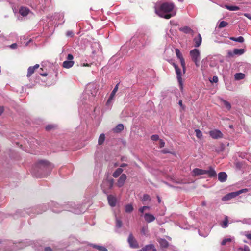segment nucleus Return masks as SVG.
<instances>
[{
    "label": "nucleus",
    "mask_w": 251,
    "mask_h": 251,
    "mask_svg": "<svg viewBox=\"0 0 251 251\" xmlns=\"http://www.w3.org/2000/svg\"><path fill=\"white\" fill-rule=\"evenodd\" d=\"M174 8V5L172 3L164 2L162 3L160 7L161 12H164L165 13H158V15L166 19H169L175 15V13H168L171 12Z\"/></svg>",
    "instance_id": "1"
},
{
    "label": "nucleus",
    "mask_w": 251,
    "mask_h": 251,
    "mask_svg": "<svg viewBox=\"0 0 251 251\" xmlns=\"http://www.w3.org/2000/svg\"><path fill=\"white\" fill-rule=\"evenodd\" d=\"M114 180L113 179H106L103 181L102 184H101V187L103 190V192L107 194L108 193V190L112 189L113 186Z\"/></svg>",
    "instance_id": "2"
},
{
    "label": "nucleus",
    "mask_w": 251,
    "mask_h": 251,
    "mask_svg": "<svg viewBox=\"0 0 251 251\" xmlns=\"http://www.w3.org/2000/svg\"><path fill=\"white\" fill-rule=\"evenodd\" d=\"M190 55L192 60L195 62L197 66H199L200 52L198 49H194L190 51Z\"/></svg>",
    "instance_id": "3"
},
{
    "label": "nucleus",
    "mask_w": 251,
    "mask_h": 251,
    "mask_svg": "<svg viewBox=\"0 0 251 251\" xmlns=\"http://www.w3.org/2000/svg\"><path fill=\"white\" fill-rule=\"evenodd\" d=\"M173 65L175 69V71L177 75V79L179 84L180 89L181 91L183 90V85L182 78V74L180 69L178 67V65L173 63Z\"/></svg>",
    "instance_id": "4"
},
{
    "label": "nucleus",
    "mask_w": 251,
    "mask_h": 251,
    "mask_svg": "<svg viewBox=\"0 0 251 251\" xmlns=\"http://www.w3.org/2000/svg\"><path fill=\"white\" fill-rule=\"evenodd\" d=\"M127 242L129 247L133 249H138L139 248V245L137 240L134 237L132 233H130L127 239Z\"/></svg>",
    "instance_id": "5"
},
{
    "label": "nucleus",
    "mask_w": 251,
    "mask_h": 251,
    "mask_svg": "<svg viewBox=\"0 0 251 251\" xmlns=\"http://www.w3.org/2000/svg\"><path fill=\"white\" fill-rule=\"evenodd\" d=\"M175 52L177 57L180 60L181 65L182 67L183 73L185 74L186 72V66L184 58L183 57L182 54L181 53L178 49H175Z\"/></svg>",
    "instance_id": "6"
},
{
    "label": "nucleus",
    "mask_w": 251,
    "mask_h": 251,
    "mask_svg": "<svg viewBox=\"0 0 251 251\" xmlns=\"http://www.w3.org/2000/svg\"><path fill=\"white\" fill-rule=\"evenodd\" d=\"M209 135L214 139L222 138L223 137V133L219 130L214 129L209 131Z\"/></svg>",
    "instance_id": "7"
},
{
    "label": "nucleus",
    "mask_w": 251,
    "mask_h": 251,
    "mask_svg": "<svg viewBox=\"0 0 251 251\" xmlns=\"http://www.w3.org/2000/svg\"><path fill=\"white\" fill-rule=\"evenodd\" d=\"M38 164L40 167L43 166L48 170H50L53 167V165L47 160H40L39 161Z\"/></svg>",
    "instance_id": "8"
},
{
    "label": "nucleus",
    "mask_w": 251,
    "mask_h": 251,
    "mask_svg": "<svg viewBox=\"0 0 251 251\" xmlns=\"http://www.w3.org/2000/svg\"><path fill=\"white\" fill-rule=\"evenodd\" d=\"M126 178L127 176L125 174H122L118 179L116 185L118 187H122L124 185Z\"/></svg>",
    "instance_id": "9"
},
{
    "label": "nucleus",
    "mask_w": 251,
    "mask_h": 251,
    "mask_svg": "<svg viewBox=\"0 0 251 251\" xmlns=\"http://www.w3.org/2000/svg\"><path fill=\"white\" fill-rule=\"evenodd\" d=\"M107 200L109 204L111 207H114L116 206L117 199L115 196L112 195H109L107 196Z\"/></svg>",
    "instance_id": "10"
},
{
    "label": "nucleus",
    "mask_w": 251,
    "mask_h": 251,
    "mask_svg": "<svg viewBox=\"0 0 251 251\" xmlns=\"http://www.w3.org/2000/svg\"><path fill=\"white\" fill-rule=\"evenodd\" d=\"M208 170H205V174L208 175L209 177H213L216 176V173L212 167H209Z\"/></svg>",
    "instance_id": "11"
},
{
    "label": "nucleus",
    "mask_w": 251,
    "mask_h": 251,
    "mask_svg": "<svg viewBox=\"0 0 251 251\" xmlns=\"http://www.w3.org/2000/svg\"><path fill=\"white\" fill-rule=\"evenodd\" d=\"M39 67V64H36L34 66H30L28 68L27 77H30L31 75L34 73L35 69Z\"/></svg>",
    "instance_id": "12"
},
{
    "label": "nucleus",
    "mask_w": 251,
    "mask_h": 251,
    "mask_svg": "<svg viewBox=\"0 0 251 251\" xmlns=\"http://www.w3.org/2000/svg\"><path fill=\"white\" fill-rule=\"evenodd\" d=\"M194 42L195 43V47H199L201 44L202 37L200 34H198V36L194 38Z\"/></svg>",
    "instance_id": "13"
},
{
    "label": "nucleus",
    "mask_w": 251,
    "mask_h": 251,
    "mask_svg": "<svg viewBox=\"0 0 251 251\" xmlns=\"http://www.w3.org/2000/svg\"><path fill=\"white\" fill-rule=\"evenodd\" d=\"M205 172V170L199 169V168H195L193 170V173L194 176H197L201 175H204Z\"/></svg>",
    "instance_id": "14"
},
{
    "label": "nucleus",
    "mask_w": 251,
    "mask_h": 251,
    "mask_svg": "<svg viewBox=\"0 0 251 251\" xmlns=\"http://www.w3.org/2000/svg\"><path fill=\"white\" fill-rule=\"evenodd\" d=\"M29 12V9L25 7H21L19 9V13L23 16H27Z\"/></svg>",
    "instance_id": "15"
},
{
    "label": "nucleus",
    "mask_w": 251,
    "mask_h": 251,
    "mask_svg": "<svg viewBox=\"0 0 251 251\" xmlns=\"http://www.w3.org/2000/svg\"><path fill=\"white\" fill-rule=\"evenodd\" d=\"M227 177V176L225 172H220L218 174V179L222 182L226 181Z\"/></svg>",
    "instance_id": "16"
},
{
    "label": "nucleus",
    "mask_w": 251,
    "mask_h": 251,
    "mask_svg": "<svg viewBox=\"0 0 251 251\" xmlns=\"http://www.w3.org/2000/svg\"><path fill=\"white\" fill-rule=\"evenodd\" d=\"M238 195H237L236 192H231V193H230L226 195V196H225L223 198V200H225V201L229 200L232 198L236 197Z\"/></svg>",
    "instance_id": "17"
},
{
    "label": "nucleus",
    "mask_w": 251,
    "mask_h": 251,
    "mask_svg": "<svg viewBox=\"0 0 251 251\" xmlns=\"http://www.w3.org/2000/svg\"><path fill=\"white\" fill-rule=\"evenodd\" d=\"M74 61L66 60L63 62L62 66L64 68L69 69L72 67L74 65Z\"/></svg>",
    "instance_id": "18"
},
{
    "label": "nucleus",
    "mask_w": 251,
    "mask_h": 251,
    "mask_svg": "<svg viewBox=\"0 0 251 251\" xmlns=\"http://www.w3.org/2000/svg\"><path fill=\"white\" fill-rule=\"evenodd\" d=\"M179 30L186 34L190 33L192 35L194 34L193 30L187 26L180 28Z\"/></svg>",
    "instance_id": "19"
},
{
    "label": "nucleus",
    "mask_w": 251,
    "mask_h": 251,
    "mask_svg": "<svg viewBox=\"0 0 251 251\" xmlns=\"http://www.w3.org/2000/svg\"><path fill=\"white\" fill-rule=\"evenodd\" d=\"M124 128V125L122 124H119L114 128L113 129V131L114 133H118L123 131Z\"/></svg>",
    "instance_id": "20"
},
{
    "label": "nucleus",
    "mask_w": 251,
    "mask_h": 251,
    "mask_svg": "<svg viewBox=\"0 0 251 251\" xmlns=\"http://www.w3.org/2000/svg\"><path fill=\"white\" fill-rule=\"evenodd\" d=\"M144 218L147 222H151L155 220V217L153 215L148 213H146L145 214Z\"/></svg>",
    "instance_id": "21"
},
{
    "label": "nucleus",
    "mask_w": 251,
    "mask_h": 251,
    "mask_svg": "<svg viewBox=\"0 0 251 251\" xmlns=\"http://www.w3.org/2000/svg\"><path fill=\"white\" fill-rule=\"evenodd\" d=\"M123 171V170L122 168H119L113 172L112 176L115 178H117L122 173Z\"/></svg>",
    "instance_id": "22"
},
{
    "label": "nucleus",
    "mask_w": 251,
    "mask_h": 251,
    "mask_svg": "<svg viewBox=\"0 0 251 251\" xmlns=\"http://www.w3.org/2000/svg\"><path fill=\"white\" fill-rule=\"evenodd\" d=\"M159 242L161 247L162 248H166L168 247L169 243L165 239H161L159 240Z\"/></svg>",
    "instance_id": "23"
},
{
    "label": "nucleus",
    "mask_w": 251,
    "mask_h": 251,
    "mask_svg": "<svg viewBox=\"0 0 251 251\" xmlns=\"http://www.w3.org/2000/svg\"><path fill=\"white\" fill-rule=\"evenodd\" d=\"M234 77L236 80H239L244 79L245 77V75L244 74L242 73H236L235 74Z\"/></svg>",
    "instance_id": "24"
},
{
    "label": "nucleus",
    "mask_w": 251,
    "mask_h": 251,
    "mask_svg": "<svg viewBox=\"0 0 251 251\" xmlns=\"http://www.w3.org/2000/svg\"><path fill=\"white\" fill-rule=\"evenodd\" d=\"M229 39L234 41L238 42L240 43H242L244 41V39L242 36H239L238 37H231L229 38Z\"/></svg>",
    "instance_id": "25"
},
{
    "label": "nucleus",
    "mask_w": 251,
    "mask_h": 251,
    "mask_svg": "<svg viewBox=\"0 0 251 251\" xmlns=\"http://www.w3.org/2000/svg\"><path fill=\"white\" fill-rule=\"evenodd\" d=\"M125 210L126 213H131L133 210V207L131 204H128L125 206Z\"/></svg>",
    "instance_id": "26"
},
{
    "label": "nucleus",
    "mask_w": 251,
    "mask_h": 251,
    "mask_svg": "<svg viewBox=\"0 0 251 251\" xmlns=\"http://www.w3.org/2000/svg\"><path fill=\"white\" fill-rule=\"evenodd\" d=\"M172 151H173V150H172V148H170V149L165 148L164 149L160 150L159 152L160 153H163V154H167V153L173 154V153L172 152Z\"/></svg>",
    "instance_id": "27"
},
{
    "label": "nucleus",
    "mask_w": 251,
    "mask_h": 251,
    "mask_svg": "<svg viewBox=\"0 0 251 251\" xmlns=\"http://www.w3.org/2000/svg\"><path fill=\"white\" fill-rule=\"evenodd\" d=\"M244 50L242 49H235L233 50V54L235 55H241L244 53Z\"/></svg>",
    "instance_id": "28"
},
{
    "label": "nucleus",
    "mask_w": 251,
    "mask_h": 251,
    "mask_svg": "<svg viewBox=\"0 0 251 251\" xmlns=\"http://www.w3.org/2000/svg\"><path fill=\"white\" fill-rule=\"evenodd\" d=\"M225 7L230 10V11H236L240 9V8L237 6H229V5H225Z\"/></svg>",
    "instance_id": "29"
},
{
    "label": "nucleus",
    "mask_w": 251,
    "mask_h": 251,
    "mask_svg": "<svg viewBox=\"0 0 251 251\" xmlns=\"http://www.w3.org/2000/svg\"><path fill=\"white\" fill-rule=\"evenodd\" d=\"M105 140V135L103 133L101 134L98 139V144L100 145H102Z\"/></svg>",
    "instance_id": "30"
},
{
    "label": "nucleus",
    "mask_w": 251,
    "mask_h": 251,
    "mask_svg": "<svg viewBox=\"0 0 251 251\" xmlns=\"http://www.w3.org/2000/svg\"><path fill=\"white\" fill-rule=\"evenodd\" d=\"M93 247L95 248V249H98L99 251H108L107 249L105 247H104L103 246H99V245H95H95H93Z\"/></svg>",
    "instance_id": "31"
},
{
    "label": "nucleus",
    "mask_w": 251,
    "mask_h": 251,
    "mask_svg": "<svg viewBox=\"0 0 251 251\" xmlns=\"http://www.w3.org/2000/svg\"><path fill=\"white\" fill-rule=\"evenodd\" d=\"M228 219L227 216H226L224 220L222 222L221 226L223 227L226 228L228 226Z\"/></svg>",
    "instance_id": "32"
},
{
    "label": "nucleus",
    "mask_w": 251,
    "mask_h": 251,
    "mask_svg": "<svg viewBox=\"0 0 251 251\" xmlns=\"http://www.w3.org/2000/svg\"><path fill=\"white\" fill-rule=\"evenodd\" d=\"M222 101L224 105L229 110L231 109V106L229 102L228 101L222 100Z\"/></svg>",
    "instance_id": "33"
},
{
    "label": "nucleus",
    "mask_w": 251,
    "mask_h": 251,
    "mask_svg": "<svg viewBox=\"0 0 251 251\" xmlns=\"http://www.w3.org/2000/svg\"><path fill=\"white\" fill-rule=\"evenodd\" d=\"M118 84H117L115 86L114 89L113 90V91L111 93L110 95V97H111V98H114V97L115 96V95L116 93L117 92V91L118 90Z\"/></svg>",
    "instance_id": "34"
},
{
    "label": "nucleus",
    "mask_w": 251,
    "mask_h": 251,
    "mask_svg": "<svg viewBox=\"0 0 251 251\" xmlns=\"http://www.w3.org/2000/svg\"><path fill=\"white\" fill-rule=\"evenodd\" d=\"M227 25H228L227 22L224 21H222L220 23L218 27L219 28H222L226 26Z\"/></svg>",
    "instance_id": "35"
},
{
    "label": "nucleus",
    "mask_w": 251,
    "mask_h": 251,
    "mask_svg": "<svg viewBox=\"0 0 251 251\" xmlns=\"http://www.w3.org/2000/svg\"><path fill=\"white\" fill-rule=\"evenodd\" d=\"M195 131L197 137L199 139H201L202 137V133L201 131L199 129H196Z\"/></svg>",
    "instance_id": "36"
},
{
    "label": "nucleus",
    "mask_w": 251,
    "mask_h": 251,
    "mask_svg": "<svg viewBox=\"0 0 251 251\" xmlns=\"http://www.w3.org/2000/svg\"><path fill=\"white\" fill-rule=\"evenodd\" d=\"M150 200L149 195L147 194H145L142 199V201L143 202H146L148 201H149Z\"/></svg>",
    "instance_id": "37"
},
{
    "label": "nucleus",
    "mask_w": 251,
    "mask_h": 251,
    "mask_svg": "<svg viewBox=\"0 0 251 251\" xmlns=\"http://www.w3.org/2000/svg\"><path fill=\"white\" fill-rule=\"evenodd\" d=\"M158 144H159V148H162L165 146V142L162 139H159L158 138Z\"/></svg>",
    "instance_id": "38"
},
{
    "label": "nucleus",
    "mask_w": 251,
    "mask_h": 251,
    "mask_svg": "<svg viewBox=\"0 0 251 251\" xmlns=\"http://www.w3.org/2000/svg\"><path fill=\"white\" fill-rule=\"evenodd\" d=\"M113 99V98H111V97L109 96L107 102H106V105L108 107L109 106H111V103H112V101Z\"/></svg>",
    "instance_id": "39"
},
{
    "label": "nucleus",
    "mask_w": 251,
    "mask_h": 251,
    "mask_svg": "<svg viewBox=\"0 0 251 251\" xmlns=\"http://www.w3.org/2000/svg\"><path fill=\"white\" fill-rule=\"evenodd\" d=\"M122 221L119 219H117L116 220V227H117L118 228H120L122 226Z\"/></svg>",
    "instance_id": "40"
},
{
    "label": "nucleus",
    "mask_w": 251,
    "mask_h": 251,
    "mask_svg": "<svg viewBox=\"0 0 251 251\" xmlns=\"http://www.w3.org/2000/svg\"><path fill=\"white\" fill-rule=\"evenodd\" d=\"M231 242V239L230 238H226L223 240L222 241L221 244L222 245H225L227 242Z\"/></svg>",
    "instance_id": "41"
},
{
    "label": "nucleus",
    "mask_w": 251,
    "mask_h": 251,
    "mask_svg": "<svg viewBox=\"0 0 251 251\" xmlns=\"http://www.w3.org/2000/svg\"><path fill=\"white\" fill-rule=\"evenodd\" d=\"M248 192V189H241L238 191H236V193L237 194V195H239L240 194L243 193H245V192Z\"/></svg>",
    "instance_id": "42"
},
{
    "label": "nucleus",
    "mask_w": 251,
    "mask_h": 251,
    "mask_svg": "<svg viewBox=\"0 0 251 251\" xmlns=\"http://www.w3.org/2000/svg\"><path fill=\"white\" fill-rule=\"evenodd\" d=\"M218 81V78L216 76H214L212 78V80L210 81L211 82L217 83Z\"/></svg>",
    "instance_id": "43"
},
{
    "label": "nucleus",
    "mask_w": 251,
    "mask_h": 251,
    "mask_svg": "<svg viewBox=\"0 0 251 251\" xmlns=\"http://www.w3.org/2000/svg\"><path fill=\"white\" fill-rule=\"evenodd\" d=\"M67 58L68 60L72 61V60L74 58V57H73V56L72 54H69L67 55Z\"/></svg>",
    "instance_id": "44"
},
{
    "label": "nucleus",
    "mask_w": 251,
    "mask_h": 251,
    "mask_svg": "<svg viewBox=\"0 0 251 251\" xmlns=\"http://www.w3.org/2000/svg\"><path fill=\"white\" fill-rule=\"evenodd\" d=\"M66 35L68 37H69V36L72 37L73 36V32L72 31H69L67 32Z\"/></svg>",
    "instance_id": "45"
},
{
    "label": "nucleus",
    "mask_w": 251,
    "mask_h": 251,
    "mask_svg": "<svg viewBox=\"0 0 251 251\" xmlns=\"http://www.w3.org/2000/svg\"><path fill=\"white\" fill-rule=\"evenodd\" d=\"M178 104L182 107L183 109H184L185 106L183 105L182 100H179L178 102Z\"/></svg>",
    "instance_id": "46"
},
{
    "label": "nucleus",
    "mask_w": 251,
    "mask_h": 251,
    "mask_svg": "<svg viewBox=\"0 0 251 251\" xmlns=\"http://www.w3.org/2000/svg\"><path fill=\"white\" fill-rule=\"evenodd\" d=\"M53 128V126L51 125H48L46 126V129L47 130H50Z\"/></svg>",
    "instance_id": "47"
},
{
    "label": "nucleus",
    "mask_w": 251,
    "mask_h": 251,
    "mask_svg": "<svg viewBox=\"0 0 251 251\" xmlns=\"http://www.w3.org/2000/svg\"><path fill=\"white\" fill-rule=\"evenodd\" d=\"M17 47V45L16 43H13L10 45V48L12 49H15Z\"/></svg>",
    "instance_id": "48"
},
{
    "label": "nucleus",
    "mask_w": 251,
    "mask_h": 251,
    "mask_svg": "<svg viewBox=\"0 0 251 251\" xmlns=\"http://www.w3.org/2000/svg\"><path fill=\"white\" fill-rule=\"evenodd\" d=\"M151 139L153 141H157V135H153L151 137Z\"/></svg>",
    "instance_id": "49"
},
{
    "label": "nucleus",
    "mask_w": 251,
    "mask_h": 251,
    "mask_svg": "<svg viewBox=\"0 0 251 251\" xmlns=\"http://www.w3.org/2000/svg\"><path fill=\"white\" fill-rule=\"evenodd\" d=\"M244 15L249 18V19L251 20V15L249 13H245Z\"/></svg>",
    "instance_id": "50"
},
{
    "label": "nucleus",
    "mask_w": 251,
    "mask_h": 251,
    "mask_svg": "<svg viewBox=\"0 0 251 251\" xmlns=\"http://www.w3.org/2000/svg\"><path fill=\"white\" fill-rule=\"evenodd\" d=\"M45 251H52L51 248L50 247H47L45 248Z\"/></svg>",
    "instance_id": "51"
},
{
    "label": "nucleus",
    "mask_w": 251,
    "mask_h": 251,
    "mask_svg": "<svg viewBox=\"0 0 251 251\" xmlns=\"http://www.w3.org/2000/svg\"><path fill=\"white\" fill-rule=\"evenodd\" d=\"M4 111V108L2 106H0V115H1Z\"/></svg>",
    "instance_id": "52"
},
{
    "label": "nucleus",
    "mask_w": 251,
    "mask_h": 251,
    "mask_svg": "<svg viewBox=\"0 0 251 251\" xmlns=\"http://www.w3.org/2000/svg\"><path fill=\"white\" fill-rule=\"evenodd\" d=\"M127 166V164H126V163H122L120 165V167L121 168H124L125 167H126Z\"/></svg>",
    "instance_id": "53"
},
{
    "label": "nucleus",
    "mask_w": 251,
    "mask_h": 251,
    "mask_svg": "<svg viewBox=\"0 0 251 251\" xmlns=\"http://www.w3.org/2000/svg\"><path fill=\"white\" fill-rule=\"evenodd\" d=\"M139 210L141 213H143L144 212V211L145 210V207H142L140 208Z\"/></svg>",
    "instance_id": "54"
},
{
    "label": "nucleus",
    "mask_w": 251,
    "mask_h": 251,
    "mask_svg": "<svg viewBox=\"0 0 251 251\" xmlns=\"http://www.w3.org/2000/svg\"><path fill=\"white\" fill-rule=\"evenodd\" d=\"M245 251H250L249 248L247 246H245L244 247Z\"/></svg>",
    "instance_id": "55"
},
{
    "label": "nucleus",
    "mask_w": 251,
    "mask_h": 251,
    "mask_svg": "<svg viewBox=\"0 0 251 251\" xmlns=\"http://www.w3.org/2000/svg\"><path fill=\"white\" fill-rule=\"evenodd\" d=\"M165 211V207H163V209L162 210V211L159 213V214L161 215H163L164 214V212Z\"/></svg>",
    "instance_id": "56"
},
{
    "label": "nucleus",
    "mask_w": 251,
    "mask_h": 251,
    "mask_svg": "<svg viewBox=\"0 0 251 251\" xmlns=\"http://www.w3.org/2000/svg\"><path fill=\"white\" fill-rule=\"evenodd\" d=\"M246 236L248 239L251 240V234H248Z\"/></svg>",
    "instance_id": "57"
},
{
    "label": "nucleus",
    "mask_w": 251,
    "mask_h": 251,
    "mask_svg": "<svg viewBox=\"0 0 251 251\" xmlns=\"http://www.w3.org/2000/svg\"><path fill=\"white\" fill-rule=\"evenodd\" d=\"M228 55H229V56H233V55H234V54H233V52H228Z\"/></svg>",
    "instance_id": "58"
},
{
    "label": "nucleus",
    "mask_w": 251,
    "mask_h": 251,
    "mask_svg": "<svg viewBox=\"0 0 251 251\" xmlns=\"http://www.w3.org/2000/svg\"><path fill=\"white\" fill-rule=\"evenodd\" d=\"M83 66L89 67V66H90V64H89L88 63H84L83 64Z\"/></svg>",
    "instance_id": "59"
},
{
    "label": "nucleus",
    "mask_w": 251,
    "mask_h": 251,
    "mask_svg": "<svg viewBox=\"0 0 251 251\" xmlns=\"http://www.w3.org/2000/svg\"><path fill=\"white\" fill-rule=\"evenodd\" d=\"M40 75L43 76H46L48 75L47 73H40Z\"/></svg>",
    "instance_id": "60"
},
{
    "label": "nucleus",
    "mask_w": 251,
    "mask_h": 251,
    "mask_svg": "<svg viewBox=\"0 0 251 251\" xmlns=\"http://www.w3.org/2000/svg\"><path fill=\"white\" fill-rule=\"evenodd\" d=\"M154 11L155 13L157 14V7L156 6H154Z\"/></svg>",
    "instance_id": "61"
},
{
    "label": "nucleus",
    "mask_w": 251,
    "mask_h": 251,
    "mask_svg": "<svg viewBox=\"0 0 251 251\" xmlns=\"http://www.w3.org/2000/svg\"><path fill=\"white\" fill-rule=\"evenodd\" d=\"M143 207H145V210L149 209V207H148V206H143Z\"/></svg>",
    "instance_id": "62"
},
{
    "label": "nucleus",
    "mask_w": 251,
    "mask_h": 251,
    "mask_svg": "<svg viewBox=\"0 0 251 251\" xmlns=\"http://www.w3.org/2000/svg\"><path fill=\"white\" fill-rule=\"evenodd\" d=\"M157 200H158V203L160 204L161 200H160V198L158 197Z\"/></svg>",
    "instance_id": "63"
},
{
    "label": "nucleus",
    "mask_w": 251,
    "mask_h": 251,
    "mask_svg": "<svg viewBox=\"0 0 251 251\" xmlns=\"http://www.w3.org/2000/svg\"><path fill=\"white\" fill-rule=\"evenodd\" d=\"M201 204L202 206H205L206 205V202L205 201H203L202 202Z\"/></svg>",
    "instance_id": "64"
}]
</instances>
